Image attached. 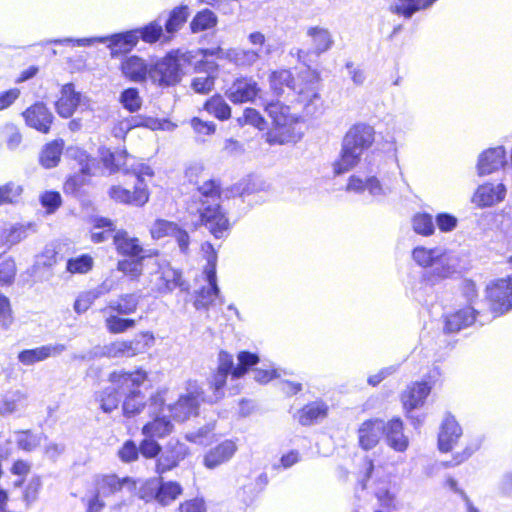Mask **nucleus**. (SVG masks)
I'll return each instance as SVG.
<instances>
[{"instance_id": "38", "label": "nucleus", "mask_w": 512, "mask_h": 512, "mask_svg": "<svg viewBox=\"0 0 512 512\" xmlns=\"http://www.w3.org/2000/svg\"><path fill=\"white\" fill-rule=\"evenodd\" d=\"M26 395L15 391L0 397V415H8L24 409L27 405Z\"/></svg>"}, {"instance_id": "16", "label": "nucleus", "mask_w": 512, "mask_h": 512, "mask_svg": "<svg viewBox=\"0 0 512 512\" xmlns=\"http://www.w3.org/2000/svg\"><path fill=\"white\" fill-rule=\"evenodd\" d=\"M431 386L427 382H415L408 386L401 395L403 407L407 416L415 420L414 425H419L422 420L414 417L411 413L414 409L421 407L427 396L430 394Z\"/></svg>"}, {"instance_id": "14", "label": "nucleus", "mask_w": 512, "mask_h": 512, "mask_svg": "<svg viewBox=\"0 0 512 512\" xmlns=\"http://www.w3.org/2000/svg\"><path fill=\"white\" fill-rule=\"evenodd\" d=\"M189 454V448L178 440L171 439L161 451L156 463V472L163 474L176 468Z\"/></svg>"}, {"instance_id": "46", "label": "nucleus", "mask_w": 512, "mask_h": 512, "mask_svg": "<svg viewBox=\"0 0 512 512\" xmlns=\"http://www.w3.org/2000/svg\"><path fill=\"white\" fill-rule=\"evenodd\" d=\"M122 72L132 80H142L146 76V65L144 61L136 56L127 58L122 63Z\"/></svg>"}, {"instance_id": "31", "label": "nucleus", "mask_w": 512, "mask_h": 512, "mask_svg": "<svg viewBox=\"0 0 512 512\" xmlns=\"http://www.w3.org/2000/svg\"><path fill=\"white\" fill-rule=\"evenodd\" d=\"M474 322L475 310L472 307H466L445 317L444 331L446 333H455L472 325Z\"/></svg>"}, {"instance_id": "35", "label": "nucleus", "mask_w": 512, "mask_h": 512, "mask_svg": "<svg viewBox=\"0 0 512 512\" xmlns=\"http://www.w3.org/2000/svg\"><path fill=\"white\" fill-rule=\"evenodd\" d=\"M111 288V285L107 282H103L96 289L80 294L74 303L75 312L78 314L86 312L96 299L109 292Z\"/></svg>"}, {"instance_id": "23", "label": "nucleus", "mask_w": 512, "mask_h": 512, "mask_svg": "<svg viewBox=\"0 0 512 512\" xmlns=\"http://www.w3.org/2000/svg\"><path fill=\"white\" fill-rule=\"evenodd\" d=\"M506 163L505 150L502 146L484 151L478 160V174L488 175L502 168Z\"/></svg>"}, {"instance_id": "21", "label": "nucleus", "mask_w": 512, "mask_h": 512, "mask_svg": "<svg viewBox=\"0 0 512 512\" xmlns=\"http://www.w3.org/2000/svg\"><path fill=\"white\" fill-rule=\"evenodd\" d=\"M385 421L369 419L364 421L358 429L359 446L364 450L374 448L384 434Z\"/></svg>"}, {"instance_id": "6", "label": "nucleus", "mask_w": 512, "mask_h": 512, "mask_svg": "<svg viewBox=\"0 0 512 512\" xmlns=\"http://www.w3.org/2000/svg\"><path fill=\"white\" fill-rule=\"evenodd\" d=\"M248 41L253 46H259L258 49H240L231 48L225 53V59L238 67H251L258 62L261 57L270 56L274 51V46L266 42V37L261 32H252L248 35Z\"/></svg>"}, {"instance_id": "12", "label": "nucleus", "mask_w": 512, "mask_h": 512, "mask_svg": "<svg viewBox=\"0 0 512 512\" xmlns=\"http://www.w3.org/2000/svg\"><path fill=\"white\" fill-rule=\"evenodd\" d=\"M346 190L357 194L368 191L369 195L376 201H382L392 192V189L389 186H385L376 176L362 179L356 175L349 177Z\"/></svg>"}, {"instance_id": "5", "label": "nucleus", "mask_w": 512, "mask_h": 512, "mask_svg": "<svg viewBox=\"0 0 512 512\" xmlns=\"http://www.w3.org/2000/svg\"><path fill=\"white\" fill-rule=\"evenodd\" d=\"M210 252L207 251V264L204 269L207 286L195 291V300L193 305L196 310L208 311L211 307L222 306L224 300L220 295V289L217 284L216 264L217 255L211 244H207Z\"/></svg>"}, {"instance_id": "9", "label": "nucleus", "mask_w": 512, "mask_h": 512, "mask_svg": "<svg viewBox=\"0 0 512 512\" xmlns=\"http://www.w3.org/2000/svg\"><path fill=\"white\" fill-rule=\"evenodd\" d=\"M154 339L153 335L144 333L130 341H115L105 345L102 354L109 358L133 357L146 351L149 342Z\"/></svg>"}, {"instance_id": "32", "label": "nucleus", "mask_w": 512, "mask_h": 512, "mask_svg": "<svg viewBox=\"0 0 512 512\" xmlns=\"http://www.w3.org/2000/svg\"><path fill=\"white\" fill-rule=\"evenodd\" d=\"M455 272L456 267L452 263L451 257L443 251L442 256L437 259L435 266H432L431 270L425 272L424 278L431 284H435L442 279L450 277Z\"/></svg>"}, {"instance_id": "22", "label": "nucleus", "mask_w": 512, "mask_h": 512, "mask_svg": "<svg viewBox=\"0 0 512 512\" xmlns=\"http://www.w3.org/2000/svg\"><path fill=\"white\" fill-rule=\"evenodd\" d=\"M462 436V428L451 415H447L438 434V447L442 452H449Z\"/></svg>"}, {"instance_id": "26", "label": "nucleus", "mask_w": 512, "mask_h": 512, "mask_svg": "<svg viewBox=\"0 0 512 512\" xmlns=\"http://www.w3.org/2000/svg\"><path fill=\"white\" fill-rule=\"evenodd\" d=\"M327 415L328 405L322 400H316L298 410L295 418L302 426H311L325 419Z\"/></svg>"}, {"instance_id": "3", "label": "nucleus", "mask_w": 512, "mask_h": 512, "mask_svg": "<svg viewBox=\"0 0 512 512\" xmlns=\"http://www.w3.org/2000/svg\"><path fill=\"white\" fill-rule=\"evenodd\" d=\"M238 365L234 366L233 356L225 351L218 354V367L215 373L208 379L209 387L213 395L209 396L208 402H217L224 396L223 388L229 374L233 378L242 377L248 369L259 362V357L251 352L242 351L238 354Z\"/></svg>"}, {"instance_id": "63", "label": "nucleus", "mask_w": 512, "mask_h": 512, "mask_svg": "<svg viewBox=\"0 0 512 512\" xmlns=\"http://www.w3.org/2000/svg\"><path fill=\"white\" fill-rule=\"evenodd\" d=\"M40 201L49 213H53L61 205V195L58 192L47 191L41 195Z\"/></svg>"}, {"instance_id": "40", "label": "nucleus", "mask_w": 512, "mask_h": 512, "mask_svg": "<svg viewBox=\"0 0 512 512\" xmlns=\"http://www.w3.org/2000/svg\"><path fill=\"white\" fill-rule=\"evenodd\" d=\"M140 296L134 293L122 294L117 300H111L108 308L121 315H129L137 310Z\"/></svg>"}, {"instance_id": "53", "label": "nucleus", "mask_w": 512, "mask_h": 512, "mask_svg": "<svg viewBox=\"0 0 512 512\" xmlns=\"http://www.w3.org/2000/svg\"><path fill=\"white\" fill-rule=\"evenodd\" d=\"M119 100L123 107L132 113L138 111L142 105V100L136 88L125 89L121 93Z\"/></svg>"}, {"instance_id": "2", "label": "nucleus", "mask_w": 512, "mask_h": 512, "mask_svg": "<svg viewBox=\"0 0 512 512\" xmlns=\"http://www.w3.org/2000/svg\"><path fill=\"white\" fill-rule=\"evenodd\" d=\"M374 128L367 124H356L345 134L342 140L339 158L333 164L336 175L344 174L353 169L361 160V156L374 142Z\"/></svg>"}, {"instance_id": "29", "label": "nucleus", "mask_w": 512, "mask_h": 512, "mask_svg": "<svg viewBox=\"0 0 512 512\" xmlns=\"http://www.w3.org/2000/svg\"><path fill=\"white\" fill-rule=\"evenodd\" d=\"M265 112L276 127H286L298 121L291 108L280 101H271L265 105Z\"/></svg>"}, {"instance_id": "64", "label": "nucleus", "mask_w": 512, "mask_h": 512, "mask_svg": "<svg viewBox=\"0 0 512 512\" xmlns=\"http://www.w3.org/2000/svg\"><path fill=\"white\" fill-rule=\"evenodd\" d=\"M438 228L442 232H450L457 227L458 219L449 213H439L435 218Z\"/></svg>"}, {"instance_id": "28", "label": "nucleus", "mask_w": 512, "mask_h": 512, "mask_svg": "<svg viewBox=\"0 0 512 512\" xmlns=\"http://www.w3.org/2000/svg\"><path fill=\"white\" fill-rule=\"evenodd\" d=\"M81 94L76 92L72 83L65 84L61 89V97L56 102V111L63 118L73 115L80 103Z\"/></svg>"}, {"instance_id": "18", "label": "nucleus", "mask_w": 512, "mask_h": 512, "mask_svg": "<svg viewBox=\"0 0 512 512\" xmlns=\"http://www.w3.org/2000/svg\"><path fill=\"white\" fill-rule=\"evenodd\" d=\"M22 115L29 127L44 134L50 131L54 120L52 112L42 102H37L28 107Z\"/></svg>"}, {"instance_id": "17", "label": "nucleus", "mask_w": 512, "mask_h": 512, "mask_svg": "<svg viewBox=\"0 0 512 512\" xmlns=\"http://www.w3.org/2000/svg\"><path fill=\"white\" fill-rule=\"evenodd\" d=\"M113 243L116 251L128 258L157 255V251L144 249L139 239L130 236L125 230H118L113 234Z\"/></svg>"}, {"instance_id": "42", "label": "nucleus", "mask_w": 512, "mask_h": 512, "mask_svg": "<svg viewBox=\"0 0 512 512\" xmlns=\"http://www.w3.org/2000/svg\"><path fill=\"white\" fill-rule=\"evenodd\" d=\"M307 35L312 38L314 52L318 55L329 50L333 44L332 36L325 28L311 27L308 29Z\"/></svg>"}, {"instance_id": "47", "label": "nucleus", "mask_w": 512, "mask_h": 512, "mask_svg": "<svg viewBox=\"0 0 512 512\" xmlns=\"http://www.w3.org/2000/svg\"><path fill=\"white\" fill-rule=\"evenodd\" d=\"M442 252L440 248L416 247L412 252V257L419 266L432 268V266H435L437 259L442 256Z\"/></svg>"}, {"instance_id": "1", "label": "nucleus", "mask_w": 512, "mask_h": 512, "mask_svg": "<svg viewBox=\"0 0 512 512\" xmlns=\"http://www.w3.org/2000/svg\"><path fill=\"white\" fill-rule=\"evenodd\" d=\"M252 193L249 184L242 183L221 190L220 183L210 179L198 186L197 192L191 197L188 210L198 213L201 223L216 238L224 237L229 230V221L221 209L223 198L244 196Z\"/></svg>"}, {"instance_id": "19", "label": "nucleus", "mask_w": 512, "mask_h": 512, "mask_svg": "<svg viewBox=\"0 0 512 512\" xmlns=\"http://www.w3.org/2000/svg\"><path fill=\"white\" fill-rule=\"evenodd\" d=\"M238 450L234 440L227 439L210 448L203 457V465L207 469H215L229 462Z\"/></svg>"}, {"instance_id": "49", "label": "nucleus", "mask_w": 512, "mask_h": 512, "mask_svg": "<svg viewBox=\"0 0 512 512\" xmlns=\"http://www.w3.org/2000/svg\"><path fill=\"white\" fill-rule=\"evenodd\" d=\"M188 16L189 11L187 6H180L173 9L169 18L165 22L166 32L173 34L174 32L178 31L186 22Z\"/></svg>"}, {"instance_id": "8", "label": "nucleus", "mask_w": 512, "mask_h": 512, "mask_svg": "<svg viewBox=\"0 0 512 512\" xmlns=\"http://www.w3.org/2000/svg\"><path fill=\"white\" fill-rule=\"evenodd\" d=\"M181 63L178 52L169 53L157 61L149 71L153 82L160 86L175 85L181 80Z\"/></svg>"}, {"instance_id": "41", "label": "nucleus", "mask_w": 512, "mask_h": 512, "mask_svg": "<svg viewBox=\"0 0 512 512\" xmlns=\"http://www.w3.org/2000/svg\"><path fill=\"white\" fill-rule=\"evenodd\" d=\"M130 482L129 478H119L116 475H105L97 483V491L102 497L120 492L125 484Z\"/></svg>"}, {"instance_id": "10", "label": "nucleus", "mask_w": 512, "mask_h": 512, "mask_svg": "<svg viewBox=\"0 0 512 512\" xmlns=\"http://www.w3.org/2000/svg\"><path fill=\"white\" fill-rule=\"evenodd\" d=\"M319 90V80L312 75L311 80L297 92V103L301 105L304 117H317L322 114L323 100Z\"/></svg>"}, {"instance_id": "55", "label": "nucleus", "mask_w": 512, "mask_h": 512, "mask_svg": "<svg viewBox=\"0 0 512 512\" xmlns=\"http://www.w3.org/2000/svg\"><path fill=\"white\" fill-rule=\"evenodd\" d=\"M237 122L240 126L251 125L259 130L266 129V121L262 115L254 108H246L243 115L237 118Z\"/></svg>"}, {"instance_id": "59", "label": "nucleus", "mask_w": 512, "mask_h": 512, "mask_svg": "<svg viewBox=\"0 0 512 512\" xmlns=\"http://www.w3.org/2000/svg\"><path fill=\"white\" fill-rule=\"evenodd\" d=\"M16 275V264L12 259L0 263V284L9 285L14 281Z\"/></svg>"}, {"instance_id": "52", "label": "nucleus", "mask_w": 512, "mask_h": 512, "mask_svg": "<svg viewBox=\"0 0 512 512\" xmlns=\"http://www.w3.org/2000/svg\"><path fill=\"white\" fill-rule=\"evenodd\" d=\"M93 258L88 254L80 255L76 258H71L67 261L66 269L72 274H85L88 273L93 267Z\"/></svg>"}, {"instance_id": "61", "label": "nucleus", "mask_w": 512, "mask_h": 512, "mask_svg": "<svg viewBox=\"0 0 512 512\" xmlns=\"http://www.w3.org/2000/svg\"><path fill=\"white\" fill-rule=\"evenodd\" d=\"M214 86V78L210 75H201L195 77L192 80L191 87L192 89L201 94H206L212 90Z\"/></svg>"}, {"instance_id": "48", "label": "nucleus", "mask_w": 512, "mask_h": 512, "mask_svg": "<svg viewBox=\"0 0 512 512\" xmlns=\"http://www.w3.org/2000/svg\"><path fill=\"white\" fill-rule=\"evenodd\" d=\"M22 185L10 181L0 185V206L6 204H17L23 193Z\"/></svg>"}, {"instance_id": "33", "label": "nucleus", "mask_w": 512, "mask_h": 512, "mask_svg": "<svg viewBox=\"0 0 512 512\" xmlns=\"http://www.w3.org/2000/svg\"><path fill=\"white\" fill-rule=\"evenodd\" d=\"M125 395L126 398L122 406L124 415L132 417L140 413L146 404V397L139 390V387H130L126 390Z\"/></svg>"}, {"instance_id": "39", "label": "nucleus", "mask_w": 512, "mask_h": 512, "mask_svg": "<svg viewBox=\"0 0 512 512\" xmlns=\"http://www.w3.org/2000/svg\"><path fill=\"white\" fill-rule=\"evenodd\" d=\"M152 258L153 256H141L119 260L117 270L128 276L131 280H137L142 274L144 261Z\"/></svg>"}, {"instance_id": "13", "label": "nucleus", "mask_w": 512, "mask_h": 512, "mask_svg": "<svg viewBox=\"0 0 512 512\" xmlns=\"http://www.w3.org/2000/svg\"><path fill=\"white\" fill-rule=\"evenodd\" d=\"M487 297L495 313L503 314L509 311L512 308V276L488 286Z\"/></svg>"}, {"instance_id": "51", "label": "nucleus", "mask_w": 512, "mask_h": 512, "mask_svg": "<svg viewBox=\"0 0 512 512\" xmlns=\"http://www.w3.org/2000/svg\"><path fill=\"white\" fill-rule=\"evenodd\" d=\"M413 229L417 234L430 236L435 231L432 216L428 213H417L412 219Z\"/></svg>"}, {"instance_id": "44", "label": "nucleus", "mask_w": 512, "mask_h": 512, "mask_svg": "<svg viewBox=\"0 0 512 512\" xmlns=\"http://www.w3.org/2000/svg\"><path fill=\"white\" fill-rule=\"evenodd\" d=\"M421 10V0H393L389 6L392 14L410 19L416 12Z\"/></svg>"}, {"instance_id": "30", "label": "nucleus", "mask_w": 512, "mask_h": 512, "mask_svg": "<svg viewBox=\"0 0 512 512\" xmlns=\"http://www.w3.org/2000/svg\"><path fill=\"white\" fill-rule=\"evenodd\" d=\"M109 194L116 201L135 206H142L148 201V192L144 186H135L133 192L119 186H114L110 189Z\"/></svg>"}, {"instance_id": "15", "label": "nucleus", "mask_w": 512, "mask_h": 512, "mask_svg": "<svg viewBox=\"0 0 512 512\" xmlns=\"http://www.w3.org/2000/svg\"><path fill=\"white\" fill-rule=\"evenodd\" d=\"M260 92L258 83L251 77L235 79L225 91V96L234 104L253 102Z\"/></svg>"}, {"instance_id": "62", "label": "nucleus", "mask_w": 512, "mask_h": 512, "mask_svg": "<svg viewBox=\"0 0 512 512\" xmlns=\"http://www.w3.org/2000/svg\"><path fill=\"white\" fill-rule=\"evenodd\" d=\"M161 446L152 438L147 437L139 445V453L146 458H154L161 454Z\"/></svg>"}, {"instance_id": "36", "label": "nucleus", "mask_w": 512, "mask_h": 512, "mask_svg": "<svg viewBox=\"0 0 512 512\" xmlns=\"http://www.w3.org/2000/svg\"><path fill=\"white\" fill-rule=\"evenodd\" d=\"M173 430V424L166 416H156L142 428V433L149 438H162Z\"/></svg>"}, {"instance_id": "57", "label": "nucleus", "mask_w": 512, "mask_h": 512, "mask_svg": "<svg viewBox=\"0 0 512 512\" xmlns=\"http://www.w3.org/2000/svg\"><path fill=\"white\" fill-rule=\"evenodd\" d=\"M137 30L139 31L138 32L139 38L141 37L142 40L147 43L156 42L158 39H160V37L162 36V33H163V27L158 20L153 21V22L149 23L148 25H146L145 27H143L141 29H137Z\"/></svg>"}, {"instance_id": "11", "label": "nucleus", "mask_w": 512, "mask_h": 512, "mask_svg": "<svg viewBox=\"0 0 512 512\" xmlns=\"http://www.w3.org/2000/svg\"><path fill=\"white\" fill-rule=\"evenodd\" d=\"M201 401H207L203 392L197 386H191L186 394L179 397L178 401L169 407L171 416L177 421H185L198 413Z\"/></svg>"}, {"instance_id": "43", "label": "nucleus", "mask_w": 512, "mask_h": 512, "mask_svg": "<svg viewBox=\"0 0 512 512\" xmlns=\"http://www.w3.org/2000/svg\"><path fill=\"white\" fill-rule=\"evenodd\" d=\"M205 110L219 120H227L231 116V108L220 95H214L206 101Z\"/></svg>"}, {"instance_id": "37", "label": "nucleus", "mask_w": 512, "mask_h": 512, "mask_svg": "<svg viewBox=\"0 0 512 512\" xmlns=\"http://www.w3.org/2000/svg\"><path fill=\"white\" fill-rule=\"evenodd\" d=\"M63 150V140H53L46 144L39 157L40 164L50 169L58 165Z\"/></svg>"}, {"instance_id": "54", "label": "nucleus", "mask_w": 512, "mask_h": 512, "mask_svg": "<svg viewBox=\"0 0 512 512\" xmlns=\"http://www.w3.org/2000/svg\"><path fill=\"white\" fill-rule=\"evenodd\" d=\"M135 324V320L121 318L117 315H111L105 320L107 330L113 334L123 333L126 330L133 328Z\"/></svg>"}, {"instance_id": "56", "label": "nucleus", "mask_w": 512, "mask_h": 512, "mask_svg": "<svg viewBox=\"0 0 512 512\" xmlns=\"http://www.w3.org/2000/svg\"><path fill=\"white\" fill-rule=\"evenodd\" d=\"M15 441L18 447L25 451H32L40 444V438L30 430L15 432Z\"/></svg>"}, {"instance_id": "45", "label": "nucleus", "mask_w": 512, "mask_h": 512, "mask_svg": "<svg viewBox=\"0 0 512 512\" xmlns=\"http://www.w3.org/2000/svg\"><path fill=\"white\" fill-rule=\"evenodd\" d=\"M182 493V487L179 483L168 481L161 482L156 492V500L162 505H168L173 502Z\"/></svg>"}, {"instance_id": "58", "label": "nucleus", "mask_w": 512, "mask_h": 512, "mask_svg": "<svg viewBox=\"0 0 512 512\" xmlns=\"http://www.w3.org/2000/svg\"><path fill=\"white\" fill-rule=\"evenodd\" d=\"M176 225V223L167 220H156L150 229L151 236L154 239H160L166 236L172 237Z\"/></svg>"}, {"instance_id": "20", "label": "nucleus", "mask_w": 512, "mask_h": 512, "mask_svg": "<svg viewBox=\"0 0 512 512\" xmlns=\"http://www.w3.org/2000/svg\"><path fill=\"white\" fill-rule=\"evenodd\" d=\"M65 350L66 346L64 344H47L33 349L22 350L18 353L17 359L21 364L31 366L48 358L57 357Z\"/></svg>"}, {"instance_id": "60", "label": "nucleus", "mask_w": 512, "mask_h": 512, "mask_svg": "<svg viewBox=\"0 0 512 512\" xmlns=\"http://www.w3.org/2000/svg\"><path fill=\"white\" fill-rule=\"evenodd\" d=\"M139 455V447L132 440H127L118 451L121 461L129 463L137 460Z\"/></svg>"}, {"instance_id": "25", "label": "nucleus", "mask_w": 512, "mask_h": 512, "mask_svg": "<svg viewBox=\"0 0 512 512\" xmlns=\"http://www.w3.org/2000/svg\"><path fill=\"white\" fill-rule=\"evenodd\" d=\"M387 444L398 452H404L409 445L408 437L403 433V422L395 417L385 422L384 434Z\"/></svg>"}, {"instance_id": "7", "label": "nucleus", "mask_w": 512, "mask_h": 512, "mask_svg": "<svg viewBox=\"0 0 512 512\" xmlns=\"http://www.w3.org/2000/svg\"><path fill=\"white\" fill-rule=\"evenodd\" d=\"M153 260L156 267L151 272L150 284L151 289L159 294L171 293L175 288L181 291H188L189 284L182 279V274L178 270L173 269L166 261L160 262L158 259Z\"/></svg>"}, {"instance_id": "27", "label": "nucleus", "mask_w": 512, "mask_h": 512, "mask_svg": "<svg viewBox=\"0 0 512 512\" xmlns=\"http://www.w3.org/2000/svg\"><path fill=\"white\" fill-rule=\"evenodd\" d=\"M138 30H130L124 33L113 34L106 36L108 48L113 57L122 53H127L138 43L139 36Z\"/></svg>"}, {"instance_id": "24", "label": "nucleus", "mask_w": 512, "mask_h": 512, "mask_svg": "<svg viewBox=\"0 0 512 512\" xmlns=\"http://www.w3.org/2000/svg\"><path fill=\"white\" fill-rule=\"evenodd\" d=\"M506 194V188L503 184L486 183L478 187L472 201L480 206H492L502 201Z\"/></svg>"}, {"instance_id": "4", "label": "nucleus", "mask_w": 512, "mask_h": 512, "mask_svg": "<svg viewBox=\"0 0 512 512\" xmlns=\"http://www.w3.org/2000/svg\"><path fill=\"white\" fill-rule=\"evenodd\" d=\"M147 378L144 370L134 372L115 371L110 374L109 381L112 386L100 392L98 400L100 407L105 413H111L120 402L121 396L126 394L130 387H140Z\"/></svg>"}, {"instance_id": "50", "label": "nucleus", "mask_w": 512, "mask_h": 512, "mask_svg": "<svg viewBox=\"0 0 512 512\" xmlns=\"http://www.w3.org/2000/svg\"><path fill=\"white\" fill-rule=\"evenodd\" d=\"M217 23V17L216 15L208 10L205 9L201 12H198L196 16L193 18L192 22L190 23V27L192 32L197 33L209 28H212Z\"/></svg>"}, {"instance_id": "34", "label": "nucleus", "mask_w": 512, "mask_h": 512, "mask_svg": "<svg viewBox=\"0 0 512 512\" xmlns=\"http://www.w3.org/2000/svg\"><path fill=\"white\" fill-rule=\"evenodd\" d=\"M295 79L289 69L274 70L269 75L270 89L277 96L284 93V88L294 89Z\"/></svg>"}]
</instances>
